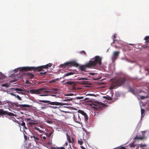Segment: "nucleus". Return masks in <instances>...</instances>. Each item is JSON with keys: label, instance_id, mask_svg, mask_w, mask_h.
Segmentation results:
<instances>
[{"label": "nucleus", "instance_id": "f257e3e1", "mask_svg": "<svg viewBox=\"0 0 149 149\" xmlns=\"http://www.w3.org/2000/svg\"><path fill=\"white\" fill-rule=\"evenodd\" d=\"M102 60V57L99 56H96L88 63L79 66V69L81 71H85L87 68H95L97 65H101Z\"/></svg>", "mask_w": 149, "mask_h": 149}, {"label": "nucleus", "instance_id": "f03ea898", "mask_svg": "<svg viewBox=\"0 0 149 149\" xmlns=\"http://www.w3.org/2000/svg\"><path fill=\"white\" fill-rule=\"evenodd\" d=\"M52 63H49L45 65H42L38 67H23L20 68V70L21 71H29L33 70L34 71H42L43 69H47L49 67H50L52 65Z\"/></svg>", "mask_w": 149, "mask_h": 149}, {"label": "nucleus", "instance_id": "7ed1b4c3", "mask_svg": "<svg viewBox=\"0 0 149 149\" xmlns=\"http://www.w3.org/2000/svg\"><path fill=\"white\" fill-rule=\"evenodd\" d=\"M60 65L64 68H66V67L69 68L71 67L72 66L78 67L79 66V65L75 61H72L66 63L64 64H61Z\"/></svg>", "mask_w": 149, "mask_h": 149}, {"label": "nucleus", "instance_id": "20e7f679", "mask_svg": "<svg viewBox=\"0 0 149 149\" xmlns=\"http://www.w3.org/2000/svg\"><path fill=\"white\" fill-rule=\"evenodd\" d=\"M39 101L42 102L48 103L52 105L63 106L66 104V103H65L58 102H51L50 101L47 100H39Z\"/></svg>", "mask_w": 149, "mask_h": 149}, {"label": "nucleus", "instance_id": "39448f33", "mask_svg": "<svg viewBox=\"0 0 149 149\" xmlns=\"http://www.w3.org/2000/svg\"><path fill=\"white\" fill-rule=\"evenodd\" d=\"M126 79L125 77H120L118 79H116L115 81V83L117 86H120L124 84L126 81Z\"/></svg>", "mask_w": 149, "mask_h": 149}, {"label": "nucleus", "instance_id": "423d86ee", "mask_svg": "<svg viewBox=\"0 0 149 149\" xmlns=\"http://www.w3.org/2000/svg\"><path fill=\"white\" fill-rule=\"evenodd\" d=\"M14 104L11 102L7 100L6 101L3 102L1 104V105H3L6 108H8L13 107Z\"/></svg>", "mask_w": 149, "mask_h": 149}, {"label": "nucleus", "instance_id": "0eeeda50", "mask_svg": "<svg viewBox=\"0 0 149 149\" xmlns=\"http://www.w3.org/2000/svg\"><path fill=\"white\" fill-rule=\"evenodd\" d=\"M45 89L43 88H41L38 89H32L30 91V92L32 94H40Z\"/></svg>", "mask_w": 149, "mask_h": 149}, {"label": "nucleus", "instance_id": "6e6552de", "mask_svg": "<svg viewBox=\"0 0 149 149\" xmlns=\"http://www.w3.org/2000/svg\"><path fill=\"white\" fill-rule=\"evenodd\" d=\"M74 121L76 123H80L81 119L80 118L79 114L78 113H74L73 114Z\"/></svg>", "mask_w": 149, "mask_h": 149}, {"label": "nucleus", "instance_id": "1a4fd4ad", "mask_svg": "<svg viewBox=\"0 0 149 149\" xmlns=\"http://www.w3.org/2000/svg\"><path fill=\"white\" fill-rule=\"evenodd\" d=\"M100 104L98 103V104L95 105V107H93L95 110H100L102 109L104 107L105 104L102 102H100Z\"/></svg>", "mask_w": 149, "mask_h": 149}, {"label": "nucleus", "instance_id": "9d476101", "mask_svg": "<svg viewBox=\"0 0 149 149\" xmlns=\"http://www.w3.org/2000/svg\"><path fill=\"white\" fill-rule=\"evenodd\" d=\"M13 113L11 112H8L7 111H5L3 109H0V115H6L8 116H12Z\"/></svg>", "mask_w": 149, "mask_h": 149}, {"label": "nucleus", "instance_id": "9b49d317", "mask_svg": "<svg viewBox=\"0 0 149 149\" xmlns=\"http://www.w3.org/2000/svg\"><path fill=\"white\" fill-rule=\"evenodd\" d=\"M120 53L119 51H116L114 52L112 58V60L113 62L115 61L118 57Z\"/></svg>", "mask_w": 149, "mask_h": 149}, {"label": "nucleus", "instance_id": "f8f14e48", "mask_svg": "<svg viewBox=\"0 0 149 149\" xmlns=\"http://www.w3.org/2000/svg\"><path fill=\"white\" fill-rule=\"evenodd\" d=\"M78 113H80L81 114L84 116V118L85 120L86 121L88 120V116L86 113H85L83 111L78 110Z\"/></svg>", "mask_w": 149, "mask_h": 149}, {"label": "nucleus", "instance_id": "ddd939ff", "mask_svg": "<svg viewBox=\"0 0 149 149\" xmlns=\"http://www.w3.org/2000/svg\"><path fill=\"white\" fill-rule=\"evenodd\" d=\"M48 135V134L46 132H43L42 134L40 135V137L42 140H45L46 137Z\"/></svg>", "mask_w": 149, "mask_h": 149}, {"label": "nucleus", "instance_id": "4468645a", "mask_svg": "<svg viewBox=\"0 0 149 149\" xmlns=\"http://www.w3.org/2000/svg\"><path fill=\"white\" fill-rule=\"evenodd\" d=\"M68 85H70L72 86L73 88H74L76 84V83L75 81H68L66 82Z\"/></svg>", "mask_w": 149, "mask_h": 149}, {"label": "nucleus", "instance_id": "2eb2a0df", "mask_svg": "<svg viewBox=\"0 0 149 149\" xmlns=\"http://www.w3.org/2000/svg\"><path fill=\"white\" fill-rule=\"evenodd\" d=\"M13 91H16L18 93L20 94H23L24 93L22 91H23L21 89L18 88H16L13 89Z\"/></svg>", "mask_w": 149, "mask_h": 149}, {"label": "nucleus", "instance_id": "dca6fc26", "mask_svg": "<svg viewBox=\"0 0 149 149\" xmlns=\"http://www.w3.org/2000/svg\"><path fill=\"white\" fill-rule=\"evenodd\" d=\"M130 92H131L132 94L134 95H136V91L135 90V88H130L128 90Z\"/></svg>", "mask_w": 149, "mask_h": 149}, {"label": "nucleus", "instance_id": "f3484780", "mask_svg": "<svg viewBox=\"0 0 149 149\" xmlns=\"http://www.w3.org/2000/svg\"><path fill=\"white\" fill-rule=\"evenodd\" d=\"M26 75L29 78L32 79L33 78L34 75L31 72H28L26 74Z\"/></svg>", "mask_w": 149, "mask_h": 149}, {"label": "nucleus", "instance_id": "a211bd4d", "mask_svg": "<svg viewBox=\"0 0 149 149\" xmlns=\"http://www.w3.org/2000/svg\"><path fill=\"white\" fill-rule=\"evenodd\" d=\"M66 135L67 140L70 143H72L73 142L71 140V138L70 136L68 134V133H66Z\"/></svg>", "mask_w": 149, "mask_h": 149}, {"label": "nucleus", "instance_id": "6ab92c4d", "mask_svg": "<svg viewBox=\"0 0 149 149\" xmlns=\"http://www.w3.org/2000/svg\"><path fill=\"white\" fill-rule=\"evenodd\" d=\"M19 124L20 125H21L23 127V128L24 129H27V128L25 126V123L24 122L22 121V123H19Z\"/></svg>", "mask_w": 149, "mask_h": 149}, {"label": "nucleus", "instance_id": "aec40b11", "mask_svg": "<svg viewBox=\"0 0 149 149\" xmlns=\"http://www.w3.org/2000/svg\"><path fill=\"white\" fill-rule=\"evenodd\" d=\"M31 138H33L36 142L37 141H38L39 140V138L38 137L34 135L31 136Z\"/></svg>", "mask_w": 149, "mask_h": 149}, {"label": "nucleus", "instance_id": "412c9836", "mask_svg": "<svg viewBox=\"0 0 149 149\" xmlns=\"http://www.w3.org/2000/svg\"><path fill=\"white\" fill-rule=\"evenodd\" d=\"M144 40H146L145 43H149V36H146Z\"/></svg>", "mask_w": 149, "mask_h": 149}, {"label": "nucleus", "instance_id": "4be33fe9", "mask_svg": "<svg viewBox=\"0 0 149 149\" xmlns=\"http://www.w3.org/2000/svg\"><path fill=\"white\" fill-rule=\"evenodd\" d=\"M74 73L73 72H69L68 73H66L64 75V77H65L67 76H69L70 75H72L74 74Z\"/></svg>", "mask_w": 149, "mask_h": 149}, {"label": "nucleus", "instance_id": "5701e85b", "mask_svg": "<svg viewBox=\"0 0 149 149\" xmlns=\"http://www.w3.org/2000/svg\"><path fill=\"white\" fill-rule=\"evenodd\" d=\"M143 139V138L140 136H136L134 138V139H140L142 140Z\"/></svg>", "mask_w": 149, "mask_h": 149}, {"label": "nucleus", "instance_id": "b1692460", "mask_svg": "<svg viewBox=\"0 0 149 149\" xmlns=\"http://www.w3.org/2000/svg\"><path fill=\"white\" fill-rule=\"evenodd\" d=\"M78 143L80 145H82L83 143V141L82 139H80L78 140Z\"/></svg>", "mask_w": 149, "mask_h": 149}, {"label": "nucleus", "instance_id": "393cba45", "mask_svg": "<svg viewBox=\"0 0 149 149\" xmlns=\"http://www.w3.org/2000/svg\"><path fill=\"white\" fill-rule=\"evenodd\" d=\"M10 84H3L1 85V86L2 87H6L8 88Z\"/></svg>", "mask_w": 149, "mask_h": 149}, {"label": "nucleus", "instance_id": "a878e982", "mask_svg": "<svg viewBox=\"0 0 149 149\" xmlns=\"http://www.w3.org/2000/svg\"><path fill=\"white\" fill-rule=\"evenodd\" d=\"M34 129L35 130L38 131L40 132H42V131L39 128L37 127H35L34 128Z\"/></svg>", "mask_w": 149, "mask_h": 149}, {"label": "nucleus", "instance_id": "bb28decb", "mask_svg": "<svg viewBox=\"0 0 149 149\" xmlns=\"http://www.w3.org/2000/svg\"><path fill=\"white\" fill-rule=\"evenodd\" d=\"M77 80H87V79L85 78H83L81 77H78L77 78Z\"/></svg>", "mask_w": 149, "mask_h": 149}, {"label": "nucleus", "instance_id": "cd10ccee", "mask_svg": "<svg viewBox=\"0 0 149 149\" xmlns=\"http://www.w3.org/2000/svg\"><path fill=\"white\" fill-rule=\"evenodd\" d=\"M113 41L112 42V43H113L115 42V41H116V40H115V39L116 38V35L115 34H114L113 35Z\"/></svg>", "mask_w": 149, "mask_h": 149}, {"label": "nucleus", "instance_id": "c85d7f7f", "mask_svg": "<svg viewBox=\"0 0 149 149\" xmlns=\"http://www.w3.org/2000/svg\"><path fill=\"white\" fill-rule=\"evenodd\" d=\"M52 143L51 141H49L47 143L46 145L48 146H50L52 145Z\"/></svg>", "mask_w": 149, "mask_h": 149}, {"label": "nucleus", "instance_id": "c756f323", "mask_svg": "<svg viewBox=\"0 0 149 149\" xmlns=\"http://www.w3.org/2000/svg\"><path fill=\"white\" fill-rule=\"evenodd\" d=\"M28 124L30 126H32L36 124V123L33 122H29L28 123Z\"/></svg>", "mask_w": 149, "mask_h": 149}, {"label": "nucleus", "instance_id": "7c9ffc66", "mask_svg": "<svg viewBox=\"0 0 149 149\" xmlns=\"http://www.w3.org/2000/svg\"><path fill=\"white\" fill-rule=\"evenodd\" d=\"M34 119H32L31 118H27V121H29V120H30V121H34L35 122H36L37 121H36V120H34Z\"/></svg>", "mask_w": 149, "mask_h": 149}, {"label": "nucleus", "instance_id": "2f4dec72", "mask_svg": "<svg viewBox=\"0 0 149 149\" xmlns=\"http://www.w3.org/2000/svg\"><path fill=\"white\" fill-rule=\"evenodd\" d=\"M130 147H133L135 146L134 145V142L131 143L130 144Z\"/></svg>", "mask_w": 149, "mask_h": 149}, {"label": "nucleus", "instance_id": "473e14b6", "mask_svg": "<svg viewBox=\"0 0 149 149\" xmlns=\"http://www.w3.org/2000/svg\"><path fill=\"white\" fill-rule=\"evenodd\" d=\"M80 53L81 54H85V56H86V52L84 51H80Z\"/></svg>", "mask_w": 149, "mask_h": 149}, {"label": "nucleus", "instance_id": "72a5a7b5", "mask_svg": "<svg viewBox=\"0 0 149 149\" xmlns=\"http://www.w3.org/2000/svg\"><path fill=\"white\" fill-rule=\"evenodd\" d=\"M46 71H45L44 72H40V74L41 75H46Z\"/></svg>", "mask_w": 149, "mask_h": 149}, {"label": "nucleus", "instance_id": "f704fd0d", "mask_svg": "<svg viewBox=\"0 0 149 149\" xmlns=\"http://www.w3.org/2000/svg\"><path fill=\"white\" fill-rule=\"evenodd\" d=\"M141 114L142 115L145 112V110L143 109H142L141 110Z\"/></svg>", "mask_w": 149, "mask_h": 149}, {"label": "nucleus", "instance_id": "c9c22d12", "mask_svg": "<svg viewBox=\"0 0 149 149\" xmlns=\"http://www.w3.org/2000/svg\"><path fill=\"white\" fill-rule=\"evenodd\" d=\"M25 82H26V83L27 84H31V83L28 80H26Z\"/></svg>", "mask_w": 149, "mask_h": 149}, {"label": "nucleus", "instance_id": "e433bc0d", "mask_svg": "<svg viewBox=\"0 0 149 149\" xmlns=\"http://www.w3.org/2000/svg\"><path fill=\"white\" fill-rule=\"evenodd\" d=\"M16 97L19 100H21V99H22L18 95H17Z\"/></svg>", "mask_w": 149, "mask_h": 149}, {"label": "nucleus", "instance_id": "4c0bfd02", "mask_svg": "<svg viewBox=\"0 0 149 149\" xmlns=\"http://www.w3.org/2000/svg\"><path fill=\"white\" fill-rule=\"evenodd\" d=\"M56 149H65V148L63 147H58L56 148Z\"/></svg>", "mask_w": 149, "mask_h": 149}, {"label": "nucleus", "instance_id": "58836bf2", "mask_svg": "<svg viewBox=\"0 0 149 149\" xmlns=\"http://www.w3.org/2000/svg\"><path fill=\"white\" fill-rule=\"evenodd\" d=\"M56 81V80L55 79H52V80H51V81H49V82L50 83H51L52 82H55Z\"/></svg>", "mask_w": 149, "mask_h": 149}, {"label": "nucleus", "instance_id": "ea45409f", "mask_svg": "<svg viewBox=\"0 0 149 149\" xmlns=\"http://www.w3.org/2000/svg\"><path fill=\"white\" fill-rule=\"evenodd\" d=\"M45 82L44 81H40L38 82V84H42V83H44Z\"/></svg>", "mask_w": 149, "mask_h": 149}, {"label": "nucleus", "instance_id": "a19ab883", "mask_svg": "<svg viewBox=\"0 0 149 149\" xmlns=\"http://www.w3.org/2000/svg\"><path fill=\"white\" fill-rule=\"evenodd\" d=\"M26 105H25V104H22V105H20L19 106L24 107H26Z\"/></svg>", "mask_w": 149, "mask_h": 149}, {"label": "nucleus", "instance_id": "79ce46f5", "mask_svg": "<svg viewBox=\"0 0 149 149\" xmlns=\"http://www.w3.org/2000/svg\"><path fill=\"white\" fill-rule=\"evenodd\" d=\"M52 134V131L49 133V134H48V135L47 136H48L49 137H50L51 136V135Z\"/></svg>", "mask_w": 149, "mask_h": 149}, {"label": "nucleus", "instance_id": "37998d69", "mask_svg": "<svg viewBox=\"0 0 149 149\" xmlns=\"http://www.w3.org/2000/svg\"><path fill=\"white\" fill-rule=\"evenodd\" d=\"M119 149H126V148L124 147H121L119 148Z\"/></svg>", "mask_w": 149, "mask_h": 149}, {"label": "nucleus", "instance_id": "c03bdc74", "mask_svg": "<svg viewBox=\"0 0 149 149\" xmlns=\"http://www.w3.org/2000/svg\"><path fill=\"white\" fill-rule=\"evenodd\" d=\"M0 76H1L2 77H4V75L1 72H0Z\"/></svg>", "mask_w": 149, "mask_h": 149}, {"label": "nucleus", "instance_id": "a18cd8bd", "mask_svg": "<svg viewBox=\"0 0 149 149\" xmlns=\"http://www.w3.org/2000/svg\"><path fill=\"white\" fill-rule=\"evenodd\" d=\"M140 98L141 99H143L145 98V97H144L143 96H141Z\"/></svg>", "mask_w": 149, "mask_h": 149}, {"label": "nucleus", "instance_id": "49530a36", "mask_svg": "<svg viewBox=\"0 0 149 149\" xmlns=\"http://www.w3.org/2000/svg\"><path fill=\"white\" fill-rule=\"evenodd\" d=\"M115 47L116 48H120V47H119V46H118L117 45H116L115 46Z\"/></svg>", "mask_w": 149, "mask_h": 149}, {"label": "nucleus", "instance_id": "de8ad7c7", "mask_svg": "<svg viewBox=\"0 0 149 149\" xmlns=\"http://www.w3.org/2000/svg\"><path fill=\"white\" fill-rule=\"evenodd\" d=\"M10 94L11 95L13 96L15 95V94H14L13 93H10Z\"/></svg>", "mask_w": 149, "mask_h": 149}, {"label": "nucleus", "instance_id": "09e8293b", "mask_svg": "<svg viewBox=\"0 0 149 149\" xmlns=\"http://www.w3.org/2000/svg\"><path fill=\"white\" fill-rule=\"evenodd\" d=\"M81 147L82 149H86L85 148L84 146H81Z\"/></svg>", "mask_w": 149, "mask_h": 149}, {"label": "nucleus", "instance_id": "8fccbe9b", "mask_svg": "<svg viewBox=\"0 0 149 149\" xmlns=\"http://www.w3.org/2000/svg\"><path fill=\"white\" fill-rule=\"evenodd\" d=\"M68 145V143H67V142H66V143H65V144L64 145V146H65H65H67V145Z\"/></svg>", "mask_w": 149, "mask_h": 149}, {"label": "nucleus", "instance_id": "3c124183", "mask_svg": "<svg viewBox=\"0 0 149 149\" xmlns=\"http://www.w3.org/2000/svg\"><path fill=\"white\" fill-rule=\"evenodd\" d=\"M51 148L52 149H56V148H55V147H52V148Z\"/></svg>", "mask_w": 149, "mask_h": 149}, {"label": "nucleus", "instance_id": "603ef678", "mask_svg": "<svg viewBox=\"0 0 149 149\" xmlns=\"http://www.w3.org/2000/svg\"><path fill=\"white\" fill-rule=\"evenodd\" d=\"M45 95L44 94H41L40 95V96H44Z\"/></svg>", "mask_w": 149, "mask_h": 149}, {"label": "nucleus", "instance_id": "864d4df0", "mask_svg": "<svg viewBox=\"0 0 149 149\" xmlns=\"http://www.w3.org/2000/svg\"><path fill=\"white\" fill-rule=\"evenodd\" d=\"M2 102L0 101V105H1V103H2Z\"/></svg>", "mask_w": 149, "mask_h": 149}, {"label": "nucleus", "instance_id": "5fc2aeb1", "mask_svg": "<svg viewBox=\"0 0 149 149\" xmlns=\"http://www.w3.org/2000/svg\"><path fill=\"white\" fill-rule=\"evenodd\" d=\"M115 80H114V81H113V82H114V84H116L115 83V81H115Z\"/></svg>", "mask_w": 149, "mask_h": 149}, {"label": "nucleus", "instance_id": "6e6d98bb", "mask_svg": "<svg viewBox=\"0 0 149 149\" xmlns=\"http://www.w3.org/2000/svg\"><path fill=\"white\" fill-rule=\"evenodd\" d=\"M17 95H16V94H15V95H14V96L15 97H17Z\"/></svg>", "mask_w": 149, "mask_h": 149}, {"label": "nucleus", "instance_id": "4d7b16f0", "mask_svg": "<svg viewBox=\"0 0 149 149\" xmlns=\"http://www.w3.org/2000/svg\"><path fill=\"white\" fill-rule=\"evenodd\" d=\"M47 122H48V123H49L50 122V121H47Z\"/></svg>", "mask_w": 149, "mask_h": 149}, {"label": "nucleus", "instance_id": "13d9d810", "mask_svg": "<svg viewBox=\"0 0 149 149\" xmlns=\"http://www.w3.org/2000/svg\"><path fill=\"white\" fill-rule=\"evenodd\" d=\"M72 141L73 142V141H74V140H73V139H72Z\"/></svg>", "mask_w": 149, "mask_h": 149}, {"label": "nucleus", "instance_id": "bf43d9fd", "mask_svg": "<svg viewBox=\"0 0 149 149\" xmlns=\"http://www.w3.org/2000/svg\"><path fill=\"white\" fill-rule=\"evenodd\" d=\"M54 120H57V119H53Z\"/></svg>", "mask_w": 149, "mask_h": 149}]
</instances>
